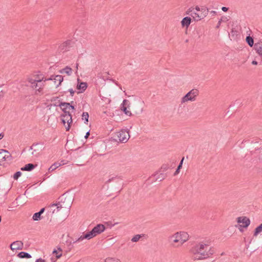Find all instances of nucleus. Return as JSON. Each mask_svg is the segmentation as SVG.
Masks as SVG:
<instances>
[{
    "instance_id": "f257e3e1",
    "label": "nucleus",
    "mask_w": 262,
    "mask_h": 262,
    "mask_svg": "<svg viewBox=\"0 0 262 262\" xmlns=\"http://www.w3.org/2000/svg\"><path fill=\"white\" fill-rule=\"evenodd\" d=\"M190 252L194 259L202 260L212 255L214 253V250L207 244L199 243L191 248Z\"/></svg>"
},
{
    "instance_id": "f03ea898",
    "label": "nucleus",
    "mask_w": 262,
    "mask_h": 262,
    "mask_svg": "<svg viewBox=\"0 0 262 262\" xmlns=\"http://www.w3.org/2000/svg\"><path fill=\"white\" fill-rule=\"evenodd\" d=\"M48 79L45 78L43 74L39 72L34 73L29 75L27 79L28 85L36 91V94H38L42 92L45 82Z\"/></svg>"
},
{
    "instance_id": "7ed1b4c3",
    "label": "nucleus",
    "mask_w": 262,
    "mask_h": 262,
    "mask_svg": "<svg viewBox=\"0 0 262 262\" xmlns=\"http://www.w3.org/2000/svg\"><path fill=\"white\" fill-rule=\"evenodd\" d=\"M68 217L67 212H63L56 203L50 205V222L61 223Z\"/></svg>"
},
{
    "instance_id": "20e7f679",
    "label": "nucleus",
    "mask_w": 262,
    "mask_h": 262,
    "mask_svg": "<svg viewBox=\"0 0 262 262\" xmlns=\"http://www.w3.org/2000/svg\"><path fill=\"white\" fill-rule=\"evenodd\" d=\"M70 44V40H67L62 43L53 41L50 47V52L54 55L64 52L68 50Z\"/></svg>"
},
{
    "instance_id": "39448f33",
    "label": "nucleus",
    "mask_w": 262,
    "mask_h": 262,
    "mask_svg": "<svg viewBox=\"0 0 262 262\" xmlns=\"http://www.w3.org/2000/svg\"><path fill=\"white\" fill-rule=\"evenodd\" d=\"M59 201L58 202L56 203L59 207L62 209V210L63 211V212H67V215L69 214V209L72 205V201L70 199H67L64 198L63 196L60 197L59 198Z\"/></svg>"
},
{
    "instance_id": "423d86ee",
    "label": "nucleus",
    "mask_w": 262,
    "mask_h": 262,
    "mask_svg": "<svg viewBox=\"0 0 262 262\" xmlns=\"http://www.w3.org/2000/svg\"><path fill=\"white\" fill-rule=\"evenodd\" d=\"M199 90L196 89H193L181 98V103L183 104L189 101H194L196 100V97L199 96Z\"/></svg>"
},
{
    "instance_id": "0eeeda50",
    "label": "nucleus",
    "mask_w": 262,
    "mask_h": 262,
    "mask_svg": "<svg viewBox=\"0 0 262 262\" xmlns=\"http://www.w3.org/2000/svg\"><path fill=\"white\" fill-rule=\"evenodd\" d=\"M238 225H235L236 227H238L240 231H243L242 228H247L250 224V220L246 216L238 217L236 219Z\"/></svg>"
},
{
    "instance_id": "6e6552de",
    "label": "nucleus",
    "mask_w": 262,
    "mask_h": 262,
    "mask_svg": "<svg viewBox=\"0 0 262 262\" xmlns=\"http://www.w3.org/2000/svg\"><path fill=\"white\" fill-rule=\"evenodd\" d=\"M115 137H117L116 140H118L122 143H126L129 139L130 135L128 132L125 130H121L115 134Z\"/></svg>"
},
{
    "instance_id": "1a4fd4ad",
    "label": "nucleus",
    "mask_w": 262,
    "mask_h": 262,
    "mask_svg": "<svg viewBox=\"0 0 262 262\" xmlns=\"http://www.w3.org/2000/svg\"><path fill=\"white\" fill-rule=\"evenodd\" d=\"M63 78L61 75H52L50 76V85L57 88L63 81Z\"/></svg>"
},
{
    "instance_id": "9d476101",
    "label": "nucleus",
    "mask_w": 262,
    "mask_h": 262,
    "mask_svg": "<svg viewBox=\"0 0 262 262\" xmlns=\"http://www.w3.org/2000/svg\"><path fill=\"white\" fill-rule=\"evenodd\" d=\"M186 14L187 15H190L195 21H198L203 19V17H201V16H202L201 13H200V12H197L194 10L193 7L189 8L186 11Z\"/></svg>"
},
{
    "instance_id": "9b49d317",
    "label": "nucleus",
    "mask_w": 262,
    "mask_h": 262,
    "mask_svg": "<svg viewBox=\"0 0 262 262\" xmlns=\"http://www.w3.org/2000/svg\"><path fill=\"white\" fill-rule=\"evenodd\" d=\"M12 160V157L8 150L0 149V162L4 161L10 162Z\"/></svg>"
},
{
    "instance_id": "f8f14e48",
    "label": "nucleus",
    "mask_w": 262,
    "mask_h": 262,
    "mask_svg": "<svg viewBox=\"0 0 262 262\" xmlns=\"http://www.w3.org/2000/svg\"><path fill=\"white\" fill-rule=\"evenodd\" d=\"M62 255V250L60 247H57L52 251V257L50 258L52 262H56Z\"/></svg>"
},
{
    "instance_id": "ddd939ff",
    "label": "nucleus",
    "mask_w": 262,
    "mask_h": 262,
    "mask_svg": "<svg viewBox=\"0 0 262 262\" xmlns=\"http://www.w3.org/2000/svg\"><path fill=\"white\" fill-rule=\"evenodd\" d=\"M129 101L128 100L124 99L121 105V110L125 113V114L130 116L132 115V113L130 111L127 110V108L129 107Z\"/></svg>"
},
{
    "instance_id": "4468645a",
    "label": "nucleus",
    "mask_w": 262,
    "mask_h": 262,
    "mask_svg": "<svg viewBox=\"0 0 262 262\" xmlns=\"http://www.w3.org/2000/svg\"><path fill=\"white\" fill-rule=\"evenodd\" d=\"M60 117L67 121V126H66V129L67 131L69 130L71 127L70 124L72 122V115L71 113H68L67 114H63L61 115Z\"/></svg>"
},
{
    "instance_id": "2eb2a0df",
    "label": "nucleus",
    "mask_w": 262,
    "mask_h": 262,
    "mask_svg": "<svg viewBox=\"0 0 262 262\" xmlns=\"http://www.w3.org/2000/svg\"><path fill=\"white\" fill-rule=\"evenodd\" d=\"M96 236V235L95 234V233L93 232V230H92L91 231L86 233V234H83V235L80 236L77 239H76L73 243H77V242H79L82 241L84 239H91L92 238H93V237H95Z\"/></svg>"
},
{
    "instance_id": "dca6fc26",
    "label": "nucleus",
    "mask_w": 262,
    "mask_h": 262,
    "mask_svg": "<svg viewBox=\"0 0 262 262\" xmlns=\"http://www.w3.org/2000/svg\"><path fill=\"white\" fill-rule=\"evenodd\" d=\"M24 247V244L20 241L13 242L10 245V248L12 251L22 250Z\"/></svg>"
},
{
    "instance_id": "f3484780",
    "label": "nucleus",
    "mask_w": 262,
    "mask_h": 262,
    "mask_svg": "<svg viewBox=\"0 0 262 262\" xmlns=\"http://www.w3.org/2000/svg\"><path fill=\"white\" fill-rule=\"evenodd\" d=\"M45 211V208H42L38 212L34 213L32 216V220L35 221H38L43 219L44 217L42 215Z\"/></svg>"
},
{
    "instance_id": "a211bd4d",
    "label": "nucleus",
    "mask_w": 262,
    "mask_h": 262,
    "mask_svg": "<svg viewBox=\"0 0 262 262\" xmlns=\"http://www.w3.org/2000/svg\"><path fill=\"white\" fill-rule=\"evenodd\" d=\"M92 230H93V232H94L96 235H97L104 231L105 226L101 224H98L97 226L94 227Z\"/></svg>"
},
{
    "instance_id": "6ab92c4d",
    "label": "nucleus",
    "mask_w": 262,
    "mask_h": 262,
    "mask_svg": "<svg viewBox=\"0 0 262 262\" xmlns=\"http://www.w3.org/2000/svg\"><path fill=\"white\" fill-rule=\"evenodd\" d=\"M169 239L174 243H179V245L181 246V237L180 232H177L170 236Z\"/></svg>"
},
{
    "instance_id": "aec40b11",
    "label": "nucleus",
    "mask_w": 262,
    "mask_h": 262,
    "mask_svg": "<svg viewBox=\"0 0 262 262\" xmlns=\"http://www.w3.org/2000/svg\"><path fill=\"white\" fill-rule=\"evenodd\" d=\"M180 233L181 237V246H182L184 243L189 239V235L187 232L184 231H180Z\"/></svg>"
},
{
    "instance_id": "412c9836",
    "label": "nucleus",
    "mask_w": 262,
    "mask_h": 262,
    "mask_svg": "<svg viewBox=\"0 0 262 262\" xmlns=\"http://www.w3.org/2000/svg\"><path fill=\"white\" fill-rule=\"evenodd\" d=\"M191 18L187 16L182 19L181 23L183 27H186L187 28L191 24Z\"/></svg>"
},
{
    "instance_id": "4be33fe9",
    "label": "nucleus",
    "mask_w": 262,
    "mask_h": 262,
    "mask_svg": "<svg viewBox=\"0 0 262 262\" xmlns=\"http://www.w3.org/2000/svg\"><path fill=\"white\" fill-rule=\"evenodd\" d=\"M87 86L88 85L86 82H81L78 83L77 85V89L80 91V92H78V93L83 92L87 88Z\"/></svg>"
},
{
    "instance_id": "5701e85b",
    "label": "nucleus",
    "mask_w": 262,
    "mask_h": 262,
    "mask_svg": "<svg viewBox=\"0 0 262 262\" xmlns=\"http://www.w3.org/2000/svg\"><path fill=\"white\" fill-rule=\"evenodd\" d=\"M36 165H34L32 163H29L26 164L24 167L21 168V170L23 171H30L33 170Z\"/></svg>"
},
{
    "instance_id": "b1692460",
    "label": "nucleus",
    "mask_w": 262,
    "mask_h": 262,
    "mask_svg": "<svg viewBox=\"0 0 262 262\" xmlns=\"http://www.w3.org/2000/svg\"><path fill=\"white\" fill-rule=\"evenodd\" d=\"M59 73L61 74L66 73L68 76H70L72 74V69L70 67L67 66L66 68L60 70Z\"/></svg>"
},
{
    "instance_id": "393cba45",
    "label": "nucleus",
    "mask_w": 262,
    "mask_h": 262,
    "mask_svg": "<svg viewBox=\"0 0 262 262\" xmlns=\"http://www.w3.org/2000/svg\"><path fill=\"white\" fill-rule=\"evenodd\" d=\"M254 49L259 55L262 56V42L255 43Z\"/></svg>"
},
{
    "instance_id": "a878e982",
    "label": "nucleus",
    "mask_w": 262,
    "mask_h": 262,
    "mask_svg": "<svg viewBox=\"0 0 262 262\" xmlns=\"http://www.w3.org/2000/svg\"><path fill=\"white\" fill-rule=\"evenodd\" d=\"M17 256L20 258H30L31 257V255L29 253L25 252H21L19 253Z\"/></svg>"
},
{
    "instance_id": "bb28decb",
    "label": "nucleus",
    "mask_w": 262,
    "mask_h": 262,
    "mask_svg": "<svg viewBox=\"0 0 262 262\" xmlns=\"http://www.w3.org/2000/svg\"><path fill=\"white\" fill-rule=\"evenodd\" d=\"M261 232H262V223L255 229L253 234L254 236H257Z\"/></svg>"
},
{
    "instance_id": "cd10ccee",
    "label": "nucleus",
    "mask_w": 262,
    "mask_h": 262,
    "mask_svg": "<svg viewBox=\"0 0 262 262\" xmlns=\"http://www.w3.org/2000/svg\"><path fill=\"white\" fill-rule=\"evenodd\" d=\"M39 145V144H33L31 146V149L33 150V151L32 152V154L35 156H38V152H36V151L38 150L37 147Z\"/></svg>"
},
{
    "instance_id": "c85d7f7f",
    "label": "nucleus",
    "mask_w": 262,
    "mask_h": 262,
    "mask_svg": "<svg viewBox=\"0 0 262 262\" xmlns=\"http://www.w3.org/2000/svg\"><path fill=\"white\" fill-rule=\"evenodd\" d=\"M246 40L250 47H252L253 46L254 40L252 37H251L250 36H247Z\"/></svg>"
},
{
    "instance_id": "c756f323",
    "label": "nucleus",
    "mask_w": 262,
    "mask_h": 262,
    "mask_svg": "<svg viewBox=\"0 0 262 262\" xmlns=\"http://www.w3.org/2000/svg\"><path fill=\"white\" fill-rule=\"evenodd\" d=\"M64 103H61L59 105L61 108L64 112V114H67L68 113H70V108L67 106V105H64Z\"/></svg>"
},
{
    "instance_id": "7c9ffc66",
    "label": "nucleus",
    "mask_w": 262,
    "mask_h": 262,
    "mask_svg": "<svg viewBox=\"0 0 262 262\" xmlns=\"http://www.w3.org/2000/svg\"><path fill=\"white\" fill-rule=\"evenodd\" d=\"M200 13H201L202 16L201 17L205 18L207 15L208 14V10L206 9L205 8H201L200 11Z\"/></svg>"
},
{
    "instance_id": "2f4dec72",
    "label": "nucleus",
    "mask_w": 262,
    "mask_h": 262,
    "mask_svg": "<svg viewBox=\"0 0 262 262\" xmlns=\"http://www.w3.org/2000/svg\"><path fill=\"white\" fill-rule=\"evenodd\" d=\"M89 117V115L88 113H87V112L83 113L82 115V119L84 121V123L86 124H87V123L88 122Z\"/></svg>"
},
{
    "instance_id": "473e14b6",
    "label": "nucleus",
    "mask_w": 262,
    "mask_h": 262,
    "mask_svg": "<svg viewBox=\"0 0 262 262\" xmlns=\"http://www.w3.org/2000/svg\"><path fill=\"white\" fill-rule=\"evenodd\" d=\"M166 177V174L164 173H160L157 176L156 180L159 181H162Z\"/></svg>"
},
{
    "instance_id": "72a5a7b5",
    "label": "nucleus",
    "mask_w": 262,
    "mask_h": 262,
    "mask_svg": "<svg viewBox=\"0 0 262 262\" xmlns=\"http://www.w3.org/2000/svg\"><path fill=\"white\" fill-rule=\"evenodd\" d=\"M60 165H61V164L60 163H55L50 166V169H51L52 171L54 170Z\"/></svg>"
},
{
    "instance_id": "f704fd0d",
    "label": "nucleus",
    "mask_w": 262,
    "mask_h": 262,
    "mask_svg": "<svg viewBox=\"0 0 262 262\" xmlns=\"http://www.w3.org/2000/svg\"><path fill=\"white\" fill-rule=\"evenodd\" d=\"M141 237V235L140 234H137L135 235L131 239L133 242H137L139 241L140 238Z\"/></svg>"
},
{
    "instance_id": "c9c22d12",
    "label": "nucleus",
    "mask_w": 262,
    "mask_h": 262,
    "mask_svg": "<svg viewBox=\"0 0 262 262\" xmlns=\"http://www.w3.org/2000/svg\"><path fill=\"white\" fill-rule=\"evenodd\" d=\"M105 262H120V260L114 258H108L105 260Z\"/></svg>"
},
{
    "instance_id": "e433bc0d",
    "label": "nucleus",
    "mask_w": 262,
    "mask_h": 262,
    "mask_svg": "<svg viewBox=\"0 0 262 262\" xmlns=\"http://www.w3.org/2000/svg\"><path fill=\"white\" fill-rule=\"evenodd\" d=\"M22 173L20 171H17L13 175V179L14 180H17L19 177H20Z\"/></svg>"
},
{
    "instance_id": "4c0bfd02",
    "label": "nucleus",
    "mask_w": 262,
    "mask_h": 262,
    "mask_svg": "<svg viewBox=\"0 0 262 262\" xmlns=\"http://www.w3.org/2000/svg\"><path fill=\"white\" fill-rule=\"evenodd\" d=\"M64 105H67V106L68 107V108H69L70 110H71V109L74 110L75 109L74 106L70 105V103H64Z\"/></svg>"
},
{
    "instance_id": "58836bf2",
    "label": "nucleus",
    "mask_w": 262,
    "mask_h": 262,
    "mask_svg": "<svg viewBox=\"0 0 262 262\" xmlns=\"http://www.w3.org/2000/svg\"><path fill=\"white\" fill-rule=\"evenodd\" d=\"M168 166L166 165H163L162 167H161V169L163 170V171H166V170H167L168 169Z\"/></svg>"
},
{
    "instance_id": "ea45409f",
    "label": "nucleus",
    "mask_w": 262,
    "mask_h": 262,
    "mask_svg": "<svg viewBox=\"0 0 262 262\" xmlns=\"http://www.w3.org/2000/svg\"><path fill=\"white\" fill-rule=\"evenodd\" d=\"M69 92L70 93V94L72 96H73L75 93V91L72 89H69Z\"/></svg>"
},
{
    "instance_id": "a19ab883",
    "label": "nucleus",
    "mask_w": 262,
    "mask_h": 262,
    "mask_svg": "<svg viewBox=\"0 0 262 262\" xmlns=\"http://www.w3.org/2000/svg\"><path fill=\"white\" fill-rule=\"evenodd\" d=\"M183 160H184V158H182V159L181 160L179 165H178V167L180 169L181 168L182 166V164H183Z\"/></svg>"
},
{
    "instance_id": "79ce46f5",
    "label": "nucleus",
    "mask_w": 262,
    "mask_h": 262,
    "mask_svg": "<svg viewBox=\"0 0 262 262\" xmlns=\"http://www.w3.org/2000/svg\"><path fill=\"white\" fill-rule=\"evenodd\" d=\"M61 121L63 125L66 127L67 126V123L66 120H64L63 118H61Z\"/></svg>"
},
{
    "instance_id": "37998d69",
    "label": "nucleus",
    "mask_w": 262,
    "mask_h": 262,
    "mask_svg": "<svg viewBox=\"0 0 262 262\" xmlns=\"http://www.w3.org/2000/svg\"><path fill=\"white\" fill-rule=\"evenodd\" d=\"M35 262H46V261L42 258H38V259H36Z\"/></svg>"
},
{
    "instance_id": "c03bdc74",
    "label": "nucleus",
    "mask_w": 262,
    "mask_h": 262,
    "mask_svg": "<svg viewBox=\"0 0 262 262\" xmlns=\"http://www.w3.org/2000/svg\"><path fill=\"white\" fill-rule=\"evenodd\" d=\"M180 169V168L177 167V169H176V171L174 173V176H176L177 174H178L179 173Z\"/></svg>"
},
{
    "instance_id": "a18cd8bd",
    "label": "nucleus",
    "mask_w": 262,
    "mask_h": 262,
    "mask_svg": "<svg viewBox=\"0 0 262 262\" xmlns=\"http://www.w3.org/2000/svg\"><path fill=\"white\" fill-rule=\"evenodd\" d=\"M193 9L197 12H200L201 8L199 6H196L195 8H193Z\"/></svg>"
},
{
    "instance_id": "49530a36",
    "label": "nucleus",
    "mask_w": 262,
    "mask_h": 262,
    "mask_svg": "<svg viewBox=\"0 0 262 262\" xmlns=\"http://www.w3.org/2000/svg\"><path fill=\"white\" fill-rule=\"evenodd\" d=\"M222 10L224 11V12H227L228 10V8H227V7H223L222 8Z\"/></svg>"
},
{
    "instance_id": "de8ad7c7",
    "label": "nucleus",
    "mask_w": 262,
    "mask_h": 262,
    "mask_svg": "<svg viewBox=\"0 0 262 262\" xmlns=\"http://www.w3.org/2000/svg\"><path fill=\"white\" fill-rule=\"evenodd\" d=\"M90 136V132H88L86 133V135H85V139H87L89 136Z\"/></svg>"
},
{
    "instance_id": "09e8293b",
    "label": "nucleus",
    "mask_w": 262,
    "mask_h": 262,
    "mask_svg": "<svg viewBox=\"0 0 262 262\" xmlns=\"http://www.w3.org/2000/svg\"><path fill=\"white\" fill-rule=\"evenodd\" d=\"M252 64L254 65H256L257 64V62L256 61L253 60L252 62Z\"/></svg>"
},
{
    "instance_id": "8fccbe9b",
    "label": "nucleus",
    "mask_w": 262,
    "mask_h": 262,
    "mask_svg": "<svg viewBox=\"0 0 262 262\" xmlns=\"http://www.w3.org/2000/svg\"><path fill=\"white\" fill-rule=\"evenodd\" d=\"M221 20L219 21L218 24H217V25L216 26V28H219V26H220V25L221 24Z\"/></svg>"
},
{
    "instance_id": "3c124183",
    "label": "nucleus",
    "mask_w": 262,
    "mask_h": 262,
    "mask_svg": "<svg viewBox=\"0 0 262 262\" xmlns=\"http://www.w3.org/2000/svg\"><path fill=\"white\" fill-rule=\"evenodd\" d=\"M4 137V135L2 134H0V139H2Z\"/></svg>"
},
{
    "instance_id": "603ef678",
    "label": "nucleus",
    "mask_w": 262,
    "mask_h": 262,
    "mask_svg": "<svg viewBox=\"0 0 262 262\" xmlns=\"http://www.w3.org/2000/svg\"><path fill=\"white\" fill-rule=\"evenodd\" d=\"M211 13H212V14H216V12H215V11H212L211 12Z\"/></svg>"
},
{
    "instance_id": "864d4df0",
    "label": "nucleus",
    "mask_w": 262,
    "mask_h": 262,
    "mask_svg": "<svg viewBox=\"0 0 262 262\" xmlns=\"http://www.w3.org/2000/svg\"><path fill=\"white\" fill-rule=\"evenodd\" d=\"M78 63H76V69H78Z\"/></svg>"
},
{
    "instance_id": "5fc2aeb1",
    "label": "nucleus",
    "mask_w": 262,
    "mask_h": 262,
    "mask_svg": "<svg viewBox=\"0 0 262 262\" xmlns=\"http://www.w3.org/2000/svg\"><path fill=\"white\" fill-rule=\"evenodd\" d=\"M77 165H80V166H82V164H80V165H79V164H77Z\"/></svg>"
}]
</instances>
